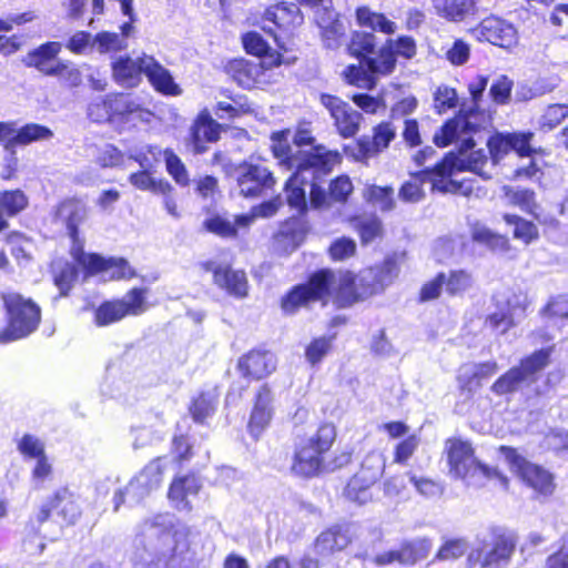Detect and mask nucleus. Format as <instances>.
I'll list each match as a JSON object with an SVG mask.
<instances>
[{
    "mask_svg": "<svg viewBox=\"0 0 568 568\" xmlns=\"http://www.w3.org/2000/svg\"><path fill=\"white\" fill-rule=\"evenodd\" d=\"M321 103L329 111L339 134L344 138L354 136L363 119L349 104L331 94H321Z\"/></svg>",
    "mask_w": 568,
    "mask_h": 568,
    "instance_id": "f3484780",
    "label": "nucleus"
},
{
    "mask_svg": "<svg viewBox=\"0 0 568 568\" xmlns=\"http://www.w3.org/2000/svg\"><path fill=\"white\" fill-rule=\"evenodd\" d=\"M335 288V274L329 270H321L312 274L305 284L293 287L283 298L282 307L286 313H294L298 307L311 302L321 301L326 304Z\"/></svg>",
    "mask_w": 568,
    "mask_h": 568,
    "instance_id": "9d476101",
    "label": "nucleus"
},
{
    "mask_svg": "<svg viewBox=\"0 0 568 568\" xmlns=\"http://www.w3.org/2000/svg\"><path fill=\"white\" fill-rule=\"evenodd\" d=\"M478 41H487L500 48H511L518 42L517 29L513 23L496 16H490L470 30Z\"/></svg>",
    "mask_w": 568,
    "mask_h": 568,
    "instance_id": "2eb2a0df",
    "label": "nucleus"
},
{
    "mask_svg": "<svg viewBox=\"0 0 568 568\" xmlns=\"http://www.w3.org/2000/svg\"><path fill=\"white\" fill-rule=\"evenodd\" d=\"M284 133L273 134L274 144L272 146L274 156L281 161L288 170H300V174L312 175L311 204L321 205L325 201V192L321 185V174L327 172L337 160V153L326 152L324 148H316L314 151H293L285 141L277 140Z\"/></svg>",
    "mask_w": 568,
    "mask_h": 568,
    "instance_id": "7ed1b4c3",
    "label": "nucleus"
},
{
    "mask_svg": "<svg viewBox=\"0 0 568 568\" xmlns=\"http://www.w3.org/2000/svg\"><path fill=\"white\" fill-rule=\"evenodd\" d=\"M310 185L312 191V175L305 173L300 174V170L295 171L285 184L286 199L291 207L295 209L298 213H303L307 209L306 192L303 185Z\"/></svg>",
    "mask_w": 568,
    "mask_h": 568,
    "instance_id": "7c9ffc66",
    "label": "nucleus"
},
{
    "mask_svg": "<svg viewBox=\"0 0 568 568\" xmlns=\"http://www.w3.org/2000/svg\"><path fill=\"white\" fill-rule=\"evenodd\" d=\"M356 19L362 27L369 28L372 31L393 34L397 30L395 22L387 19L383 13L374 12L367 7H361L356 10Z\"/></svg>",
    "mask_w": 568,
    "mask_h": 568,
    "instance_id": "a19ab883",
    "label": "nucleus"
},
{
    "mask_svg": "<svg viewBox=\"0 0 568 568\" xmlns=\"http://www.w3.org/2000/svg\"><path fill=\"white\" fill-rule=\"evenodd\" d=\"M126 48L128 40L115 32L102 31L92 39V50L101 54L122 51Z\"/></svg>",
    "mask_w": 568,
    "mask_h": 568,
    "instance_id": "49530a36",
    "label": "nucleus"
},
{
    "mask_svg": "<svg viewBox=\"0 0 568 568\" xmlns=\"http://www.w3.org/2000/svg\"><path fill=\"white\" fill-rule=\"evenodd\" d=\"M201 481L194 474L178 476L170 485L168 497H189L197 495Z\"/></svg>",
    "mask_w": 568,
    "mask_h": 568,
    "instance_id": "de8ad7c7",
    "label": "nucleus"
},
{
    "mask_svg": "<svg viewBox=\"0 0 568 568\" xmlns=\"http://www.w3.org/2000/svg\"><path fill=\"white\" fill-rule=\"evenodd\" d=\"M398 274L399 265L396 258L386 257L383 263L362 270L356 277L345 275L337 286L336 303L341 307H346L379 294L394 283Z\"/></svg>",
    "mask_w": 568,
    "mask_h": 568,
    "instance_id": "20e7f679",
    "label": "nucleus"
},
{
    "mask_svg": "<svg viewBox=\"0 0 568 568\" xmlns=\"http://www.w3.org/2000/svg\"><path fill=\"white\" fill-rule=\"evenodd\" d=\"M28 206V197L20 190L0 193V232L8 227L6 216H14Z\"/></svg>",
    "mask_w": 568,
    "mask_h": 568,
    "instance_id": "58836bf2",
    "label": "nucleus"
},
{
    "mask_svg": "<svg viewBox=\"0 0 568 568\" xmlns=\"http://www.w3.org/2000/svg\"><path fill=\"white\" fill-rule=\"evenodd\" d=\"M166 434V422L163 415H151L142 425L131 428L132 447L136 450L154 446L161 443Z\"/></svg>",
    "mask_w": 568,
    "mask_h": 568,
    "instance_id": "aec40b11",
    "label": "nucleus"
},
{
    "mask_svg": "<svg viewBox=\"0 0 568 568\" xmlns=\"http://www.w3.org/2000/svg\"><path fill=\"white\" fill-rule=\"evenodd\" d=\"M333 168V165L331 166ZM329 169L324 174H321V185L325 192V201L323 204L316 206L312 205L314 209H324L328 207L332 202L344 203L348 199L349 194L353 192V183L351 179L346 175L337 176L335 180H332L328 184V189L325 187L324 176L331 172Z\"/></svg>",
    "mask_w": 568,
    "mask_h": 568,
    "instance_id": "473e14b6",
    "label": "nucleus"
},
{
    "mask_svg": "<svg viewBox=\"0 0 568 568\" xmlns=\"http://www.w3.org/2000/svg\"><path fill=\"white\" fill-rule=\"evenodd\" d=\"M129 181L134 187L155 194H166L173 190L172 185L168 181L155 180L151 176L150 171L145 170L132 173L129 176Z\"/></svg>",
    "mask_w": 568,
    "mask_h": 568,
    "instance_id": "c03bdc74",
    "label": "nucleus"
},
{
    "mask_svg": "<svg viewBox=\"0 0 568 568\" xmlns=\"http://www.w3.org/2000/svg\"><path fill=\"white\" fill-rule=\"evenodd\" d=\"M332 338L322 336L313 339L305 349V358L311 365L318 364L329 352Z\"/></svg>",
    "mask_w": 568,
    "mask_h": 568,
    "instance_id": "0e129e2a",
    "label": "nucleus"
},
{
    "mask_svg": "<svg viewBox=\"0 0 568 568\" xmlns=\"http://www.w3.org/2000/svg\"><path fill=\"white\" fill-rule=\"evenodd\" d=\"M8 326L0 332V343H10L32 334L41 320L40 307L30 298L18 293L3 295Z\"/></svg>",
    "mask_w": 568,
    "mask_h": 568,
    "instance_id": "0eeeda50",
    "label": "nucleus"
},
{
    "mask_svg": "<svg viewBox=\"0 0 568 568\" xmlns=\"http://www.w3.org/2000/svg\"><path fill=\"white\" fill-rule=\"evenodd\" d=\"M335 438V426L332 423H324L317 428L316 433L307 439L306 445L324 454L329 450Z\"/></svg>",
    "mask_w": 568,
    "mask_h": 568,
    "instance_id": "09e8293b",
    "label": "nucleus"
},
{
    "mask_svg": "<svg viewBox=\"0 0 568 568\" xmlns=\"http://www.w3.org/2000/svg\"><path fill=\"white\" fill-rule=\"evenodd\" d=\"M530 305L528 295L523 292L513 293L507 297L503 306L507 313L515 320L516 323L520 322L526 316V311Z\"/></svg>",
    "mask_w": 568,
    "mask_h": 568,
    "instance_id": "052dcab7",
    "label": "nucleus"
},
{
    "mask_svg": "<svg viewBox=\"0 0 568 568\" xmlns=\"http://www.w3.org/2000/svg\"><path fill=\"white\" fill-rule=\"evenodd\" d=\"M432 546V540L428 538L406 540L397 550H389L376 555L374 562L378 566H386L393 562H398L404 566H413L429 555Z\"/></svg>",
    "mask_w": 568,
    "mask_h": 568,
    "instance_id": "dca6fc26",
    "label": "nucleus"
},
{
    "mask_svg": "<svg viewBox=\"0 0 568 568\" xmlns=\"http://www.w3.org/2000/svg\"><path fill=\"white\" fill-rule=\"evenodd\" d=\"M276 357L272 352L253 349L240 357L237 367L244 376L262 379L276 369Z\"/></svg>",
    "mask_w": 568,
    "mask_h": 568,
    "instance_id": "4be33fe9",
    "label": "nucleus"
},
{
    "mask_svg": "<svg viewBox=\"0 0 568 568\" xmlns=\"http://www.w3.org/2000/svg\"><path fill=\"white\" fill-rule=\"evenodd\" d=\"M477 0H435L434 7L438 16L462 21L467 14H474Z\"/></svg>",
    "mask_w": 568,
    "mask_h": 568,
    "instance_id": "e433bc0d",
    "label": "nucleus"
},
{
    "mask_svg": "<svg viewBox=\"0 0 568 568\" xmlns=\"http://www.w3.org/2000/svg\"><path fill=\"white\" fill-rule=\"evenodd\" d=\"M229 72L239 85L250 89L255 85L261 67L245 60H234L229 64Z\"/></svg>",
    "mask_w": 568,
    "mask_h": 568,
    "instance_id": "79ce46f5",
    "label": "nucleus"
},
{
    "mask_svg": "<svg viewBox=\"0 0 568 568\" xmlns=\"http://www.w3.org/2000/svg\"><path fill=\"white\" fill-rule=\"evenodd\" d=\"M164 160L169 174L180 185H187L189 175L185 165L181 159L170 149L164 150Z\"/></svg>",
    "mask_w": 568,
    "mask_h": 568,
    "instance_id": "bf43d9fd",
    "label": "nucleus"
},
{
    "mask_svg": "<svg viewBox=\"0 0 568 568\" xmlns=\"http://www.w3.org/2000/svg\"><path fill=\"white\" fill-rule=\"evenodd\" d=\"M498 371L496 362H485L467 365L462 368L459 382L463 388L475 390L479 388L484 381L494 376Z\"/></svg>",
    "mask_w": 568,
    "mask_h": 568,
    "instance_id": "2f4dec72",
    "label": "nucleus"
},
{
    "mask_svg": "<svg viewBox=\"0 0 568 568\" xmlns=\"http://www.w3.org/2000/svg\"><path fill=\"white\" fill-rule=\"evenodd\" d=\"M144 290L133 288L122 300L105 302L95 311L98 326L113 324L126 315H138L145 311Z\"/></svg>",
    "mask_w": 568,
    "mask_h": 568,
    "instance_id": "4468645a",
    "label": "nucleus"
},
{
    "mask_svg": "<svg viewBox=\"0 0 568 568\" xmlns=\"http://www.w3.org/2000/svg\"><path fill=\"white\" fill-rule=\"evenodd\" d=\"M7 143V149L16 145H27L32 142L47 141L53 136V132L44 125L29 123L14 131Z\"/></svg>",
    "mask_w": 568,
    "mask_h": 568,
    "instance_id": "ea45409f",
    "label": "nucleus"
},
{
    "mask_svg": "<svg viewBox=\"0 0 568 568\" xmlns=\"http://www.w3.org/2000/svg\"><path fill=\"white\" fill-rule=\"evenodd\" d=\"M508 224H514V236L525 243L531 242L537 237L538 231L534 223L525 221L516 215L506 214L504 216Z\"/></svg>",
    "mask_w": 568,
    "mask_h": 568,
    "instance_id": "e2e57ef3",
    "label": "nucleus"
},
{
    "mask_svg": "<svg viewBox=\"0 0 568 568\" xmlns=\"http://www.w3.org/2000/svg\"><path fill=\"white\" fill-rule=\"evenodd\" d=\"M205 272L213 274L214 284L236 297H244L247 294V280L243 271L231 268L227 264L216 261L201 263Z\"/></svg>",
    "mask_w": 568,
    "mask_h": 568,
    "instance_id": "a211bd4d",
    "label": "nucleus"
},
{
    "mask_svg": "<svg viewBox=\"0 0 568 568\" xmlns=\"http://www.w3.org/2000/svg\"><path fill=\"white\" fill-rule=\"evenodd\" d=\"M282 205L280 197L264 202L257 206H254L250 214H242L236 216V224L241 227L250 226L256 216L268 217L276 213L278 207Z\"/></svg>",
    "mask_w": 568,
    "mask_h": 568,
    "instance_id": "603ef678",
    "label": "nucleus"
},
{
    "mask_svg": "<svg viewBox=\"0 0 568 568\" xmlns=\"http://www.w3.org/2000/svg\"><path fill=\"white\" fill-rule=\"evenodd\" d=\"M53 277L61 295H67L77 277V270L68 262H57L53 264Z\"/></svg>",
    "mask_w": 568,
    "mask_h": 568,
    "instance_id": "5fc2aeb1",
    "label": "nucleus"
},
{
    "mask_svg": "<svg viewBox=\"0 0 568 568\" xmlns=\"http://www.w3.org/2000/svg\"><path fill=\"white\" fill-rule=\"evenodd\" d=\"M445 453L449 473L463 479L469 486H484L487 483L506 487L508 479L495 468L481 464L474 455L469 442L460 438H448L445 442Z\"/></svg>",
    "mask_w": 568,
    "mask_h": 568,
    "instance_id": "39448f33",
    "label": "nucleus"
},
{
    "mask_svg": "<svg viewBox=\"0 0 568 568\" xmlns=\"http://www.w3.org/2000/svg\"><path fill=\"white\" fill-rule=\"evenodd\" d=\"M375 45V36L373 33L354 32L348 44V51L352 55L359 58L361 61H364L374 53Z\"/></svg>",
    "mask_w": 568,
    "mask_h": 568,
    "instance_id": "8fccbe9b",
    "label": "nucleus"
},
{
    "mask_svg": "<svg viewBox=\"0 0 568 568\" xmlns=\"http://www.w3.org/2000/svg\"><path fill=\"white\" fill-rule=\"evenodd\" d=\"M396 136V129L389 122H383L375 126L374 135L358 140L359 153L363 158H369L386 149Z\"/></svg>",
    "mask_w": 568,
    "mask_h": 568,
    "instance_id": "cd10ccee",
    "label": "nucleus"
},
{
    "mask_svg": "<svg viewBox=\"0 0 568 568\" xmlns=\"http://www.w3.org/2000/svg\"><path fill=\"white\" fill-rule=\"evenodd\" d=\"M395 63L394 52L386 45L375 57L361 61L358 67L348 65L344 71V75L351 84L359 88H372L375 83V77L390 73L395 68Z\"/></svg>",
    "mask_w": 568,
    "mask_h": 568,
    "instance_id": "9b49d317",
    "label": "nucleus"
},
{
    "mask_svg": "<svg viewBox=\"0 0 568 568\" xmlns=\"http://www.w3.org/2000/svg\"><path fill=\"white\" fill-rule=\"evenodd\" d=\"M355 526L349 523L336 524L321 532L314 541V551L328 557L344 550L355 537Z\"/></svg>",
    "mask_w": 568,
    "mask_h": 568,
    "instance_id": "6ab92c4d",
    "label": "nucleus"
},
{
    "mask_svg": "<svg viewBox=\"0 0 568 568\" xmlns=\"http://www.w3.org/2000/svg\"><path fill=\"white\" fill-rule=\"evenodd\" d=\"M220 138V124L206 114H201L192 126L191 139L194 151H206L205 143L216 142Z\"/></svg>",
    "mask_w": 568,
    "mask_h": 568,
    "instance_id": "c85d7f7f",
    "label": "nucleus"
},
{
    "mask_svg": "<svg viewBox=\"0 0 568 568\" xmlns=\"http://www.w3.org/2000/svg\"><path fill=\"white\" fill-rule=\"evenodd\" d=\"M469 133L459 130L458 134L449 142L450 144L455 139L460 140L458 155H447L435 164V173L437 172V175L442 178H434V186L443 193H463L465 195L470 193L471 187L465 182L447 179L453 175L455 170L470 171L484 180L491 178V174L484 169L488 163V156L483 149L473 150L475 142L471 138L466 136Z\"/></svg>",
    "mask_w": 568,
    "mask_h": 568,
    "instance_id": "f03ea898",
    "label": "nucleus"
},
{
    "mask_svg": "<svg viewBox=\"0 0 568 568\" xmlns=\"http://www.w3.org/2000/svg\"><path fill=\"white\" fill-rule=\"evenodd\" d=\"M111 104L109 109L112 110V119H144V115L149 114L144 109L141 108L140 103L133 99L130 94L116 93L110 94Z\"/></svg>",
    "mask_w": 568,
    "mask_h": 568,
    "instance_id": "f704fd0d",
    "label": "nucleus"
},
{
    "mask_svg": "<svg viewBox=\"0 0 568 568\" xmlns=\"http://www.w3.org/2000/svg\"><path fill=\"white\" fill-rule=\"evenodd\" d=\"M216 396L211 393H202L194 399L190 410L196 423H204L205 419L213 415L216 408Z\"/></svg>",
    "mask_w": 568,
    "mask_h": 568,
    "instance_id": "864d4df0",
    "label": "nucleus"
},
{
    "mask_svg": "<svg viewBox=\"0 0 568 568\" xmlns=\"http://www.w3.org/2000/svg\"><path fill=\"white\" fill-rule=\"evenodd\" d=\"M322 455L305 444L295 453L292 470L297 475L306 477L315 475L321 468Z\"/></svg>",
    "mask_w": 568,
    "mask_h": 568,
    "instance_id": "4c0bfd02",
    "label": "nucleus"
},
{
    "mask_svg": "<svg viewBox=\"0 0 568 568\" xmlns=\"http://www.w3.org/2000/svg\"><path fill=\"white\" fill-rule=\"evenodd\" d=\"M468 549V542L464 538L448 539L438 549L436 559L440 561L455 560L464 556Z\"/></svg>",
    "mask_w": 568,
    "mask_h": 568,
    "instance_id": "680f3d73",
    "label": "nucleus"
},
{
    "mask_svg": "<svg viewBox=\"0 0 568 568\" xmlns=\"http://www.w3.org/2000/svg\"><path fill=\"white\" fill-rule=\"evenodd\" d=\"M458 97L455 89L448 85H439L434 92V108L442 114L457 105Z\"/></svg>",
    "mask_w": 568,
    "mask_h": 568,
    "instance_id": "69168bd1",
    "label": "nucleus"
},
{
    "mask_svg": "<svg viewBox=\"0 0 568 568\" xmlns=\"http://www.w3.org/2000/svg\"><path fill=\"white\" fill-rule=\"evenodd\" d=\"M87 210L78 201H65L57 210V220L65 224L70 237L78 235L79 225L85 220Z\"/></svg>",
    "mask_w": 568,
    "mask_h": 568,
    "instance_id": "c9c22d12",
    "label": "nucleus"
},
{
    "mask_svg": "<svg viewBox=\"0 0 568 568\" xmlns=\"http://www.w3.org/2000/svg\"><path fill=\"white\" fill-rule=\"evenodd\" d=\"M162 458L150 462L128 485L126 494L145 497L155 494L162 484Z\"/></svg>",
    "mask_w": 568,
    "mask_h": 568,
    "instance_id": "412c9836",
    "label": "nucleus"
},
{
    "mask_svg": "<svg viewBox=\"0 0 568 568\" xmlns=\"http://www.w3.org/2000/svg\"><path fill=\"white\" fill-rule=\"evenodd\" d=\"M473 285L471 275L463 270L450 271L445 275V287L449 295H459L470 288Z\"/></svg>",
    "mask_w": 568,
    "mask_h": 568,
    "instance_id": "4d7b16f0",
    "label": "nucleus"
},
{
    "mask_svg": "<svg viewBox=\"0 0 568 568\" xmlns=\"http://www.w3.org/2000/svg\"><path fill=\"white\" fill-rule=\"evenodd\" d=\"M72 239V246H71V255L74 258V261L84 267L89 273L93 270L94 265H98L102 263L101 256L98 254H87L83 251V244L79 240L78 235Z\"/></svg>",
    "mask_w": 568,
    "mask_h": 568,
    "instance_id": "774afa93",
    "label": "nucleus"
},
{
    "mask_svg": "<svg viewBox=\"0 0 568 568\" xmlns=\"http://www.w3.org/2000/svg\"><path fill=\"white\" fill-rule=\"evenodd\" d=\"M363 195L381 211H392L395 207L394 190L390 186L367 185Z\"/></svg>",
    "mask_w": 568,
    "mask_h": 568,
    "instance_id": "a18cd8bd",
    "label": "nucleus"
},
{
    "mask_svg": "<svg viewBox=\"0 0 568 568\" xmlns=\"http://www.w3.org/2000/svg\"><path fill=\"white\" fill-rule=\"evenodd\" d=\"M101 265H94L91 274L101 273L104 280L130 278L134 275L132 267L124 258H103Z\"/></svg>",
    "mask_w": 568,
    "mask_h": 568,
    "instance_id": "37998d69",
    "label": "nucleus"
},
{
    "mask_svg": "<svg viewBox=\"0 0 568 568\" xmlns=\"http://www.w3.org/2000/svg\"><path fill=\"white\" fill-rule=\"evenodd\" d=\"M111 104L110 94L105 97H98L93 99L87 109V114L93 122L102 123L112 120V110L109 109Z\"/></svg>",
    "mask_w": 568,
    "mask_h": 568,
    "instance_id": "13d9d810",
    "label": "nucleus"
},
{
    "mask_svg": "<svg viewBox=\"0 0 568 568\" xmlns=\"http://www.w3.org/2000/svg\"><path fill=\"white\" fill-rule=\"evenodd\" d=\"M549 352L540 349L524 358L518 366L509 368L490 386L497 396H509L523 392L537 381L539 372L548 364Z\"/></svg>",
    "mask_w": 568,
    "mask_h": 568,
    "instance_id": "6e6552de",
    "label": "nucleus"
},
{
    "mask_svg": "<svg viewBox=\"0 0 568 568\" xmlns=\"http://www.w3.org/2000/svg\"><path fill=\"white\" fill-rule=\"evenodd\" d=\"M501 452L510 469L528 486L542 495H551L555 490L554 476L547 469L528 462L516 449L501 447Z\"/></svg>",
    "mask_w": 568,
    "mask_h": 568,
    "instance_id": "f8f14e48",
    "label": "nucleus"
},
{
    "mask_svg": "<svg viewBox=\"0 0 568 568\" xmlns=\"http://www.w3.org/2000/svg\"><path fill=\"white\" fill-rule=\"evenodd\" d=\"M568 116V104H550L539 119V125L545 131L556 129Z\"/></svg>",
    "mask_w": 568,
    "mask_h": 568,
    "instance_id": "6e6d98bb",
    "label": "nucleus"
},
{
    "mask_svg": "<svg viewBox=\"0 0 568 568\" xmlns=\"http://www.w3.org/2000/svg\"><path fill=\"white\" fill-rule=\"evenodd\" d=\"M187 530L175 525L170 515H158L145 520L134 539L136 550H142L140 560L148 568H180L176 550L186 548Z\"/></svg>",
    "mask_w": 568,
    "mask_h": 568,
    "instance_id": "f257e3e1",
    "label": "nucleus"
},
{
    "mask_svg": "<svg viewBox=\"0 0 568 568\" xmlns=\"http://www.w3.org/2000/svg\"><path fill=\"white\" fill-rule=\"evenodd\" d=\"M235 179L241 195L262 196L276 183L273 172L261 162H243L235 169Z\"/></svg>",
    "mask_w": 568,
    "mask_h": 568,
    "instance_id": "ddd939ff",
    "label": "nucleus"
},
{
    "mask_svg": "<svg viewBox=\"0 0 568 568\" xmlns=\"http://www.w3.org/2000/svg\"><path fill=\"white\" fill-rule=\"evenodd\" d=\"M494 545L487 549L485 539L476 538V542L467 556V565L469 568H499L506 565L513 556L517 536L514 531L505 528H494Z\"/></svg>",
    "mask_w": 568,
    "mask_h": 568,
    "instance_id": "1a4fd4ad",
    "label": "nucleus"
},
{
    "mask_svg": "<svg viewBox=\"0 0 568 568\" xmlns=\"http://www.w3.org/2000/svg\"><path fill=\"white\" fill-rule=\"evenodd\" d=\"M434 178L440 179L442 176L435 173V165L433 168H426L412 175V179L405 182L398 193V196L404 202L416 203L424 199V191L422 184L426 181L434 185ZM433 189L438 190L433 186Z\"/></svg>",
    "mask_w": 568,
    "mask_h": 568,
    "instance_id": "c756f323",
    "label": "nucleus"
},
{
    "mask_svg": "<svg viewBox=\"0 0 568 568\" xmlns=\"http://www.w3.org/2000/svg\"><path fill=\"white\" fill-rule=\"evenodd\" d=\"M60 51L61 43L47 42L30 51L23 59V63L29 68H36L45 75H53L59 72L57 67L61 61L57 60V57Z\"/></svg>",
    "mask_w": 568,
    "mask_h": 568,
    "instance_id": "b1692460",
    "label": "nucleus"
},
{
    "mask_svg": "<svg viewBox=\"0 0 568 568\" xmlns=\"http://www.w3.org/2000/svg\"><path fill=\"white\" fill-rule=\"evenodd\" d=\"M18 450L26 459H37L45 455L43 442L30 434H26L18 443Z\"/></svg>",
    "mask_w": 568,
    "mask_h": 568,
    "instance_id": "338daca9",
    "label": "nucleus"
},
{
    "mask_svg": "<svg viewBox=\"0 0 568 568\" xmlns=\"http://www.w3.org/2000/svg\"><path fill=\"white\" fill-rule=\"evenodd\" d=\"M471 237L475 242L484 244L493 251H505L508 246V240L505 236L491 232L484 225H475Z\"/></svg>",
    "mask_w": 568,
    "mask_h": 568,
    "instance_id": "3c124183",
    "label": "nucleus"
},
{
    "mask_svg": "<svg viewBox=\"0 0 568 568\" xmlns=\"http://www.w3.org/2000/svg\"><path fill=\"white\" fill-rule=\"evenodd\" d=\"M272 403L273 394L266 385H263L256 394V398L247 425L248 432L255 438H257L263 433V430L268 426L272 419Z\"/></svg>",
    "mask_w": 568,
    "mask_h": 568,
    "instance_id": "5701e85b",
    "label": "nucleus"
},
{
    "mask_svg": "<svg viewBox=\"0 0 568 568\" xmlns=\"http://www.w3.org/2000/svg\"><path fill=\"white\" fill-rule=\"evenodd\" d=\"M266 20L273 22L278 28L290 29L300 26L303 22V16L300 8L292 2H281L266 10Z\"/></svg>",
    "mask_w": 568,
    "mask_h": 568,
    "instance_id": "72a5a7b5",
    "label": "nucleus"
},
{
    "mask_svg": "<svg viewBox=\"0 0 568 568\" xmlns=\"http://www.w3.org/2000/svg\"><path fill=\"white\" fill-rule=\"evenodd\" d=\"M488 84V78L477 75L468 83V91L471 97V105H462L458 114L448 120L433 138L434 143L444 148L458 134L459 130L467 132H476L483 123L484 113L479 110V101Z\"/></svg>",
    "mask_w": 568,
    "mask_h": 568,
    "instance_id": "423d86ee",
    "label": "nucleus"
},
{
    "mask_svg": "<svg viewBox=\"0 0 568 568\" xmlns=\"http://www.w3.org/2000/svg\"><path fill=\"white\" fill-rule=\"evenodd\" d=\"M382 458L377 453L369 454L362 469L347 484L348 495L359 494L371 487L382 474Z\"/></svg>",
    "mask_w": 568,
    "mask_h": 568,
    "instance_id": "a878e982",
    "label": "nucleus"
},
{
    "mask_svg": "<svg viewBox=\"0 0 568 568\" xmlns=\"http://www.w3.org/2000/svg\"><path fill=\"white\" fill-rule=\"evenodd\" d=\"M143 67L144 74L156 91L170 95H179L181 93L170 71L155 60L154 57L144 54Z\"/></svg>",
    "mask_w": 568,
    "mask_h": 568,
    "instance_id": "393cba45",
    "label": "nucleus"
},
{
    "mask_svg": "<svg viewBox=\"0 0 568 568\" xmlns=\"http://www.w3.org/2000/svg\"><path fill=\"white\" fill-rule=\"evenodd\" d=\"M144 54L138 59L120 58L112 64L114 80L123 87H136L144 73Z\"/></svg>",
    "mask_w": 568,
    "mask_h": 568,
    "instance_id": "bb28decb",
    "label": "nucleus"
}]
</instances>
